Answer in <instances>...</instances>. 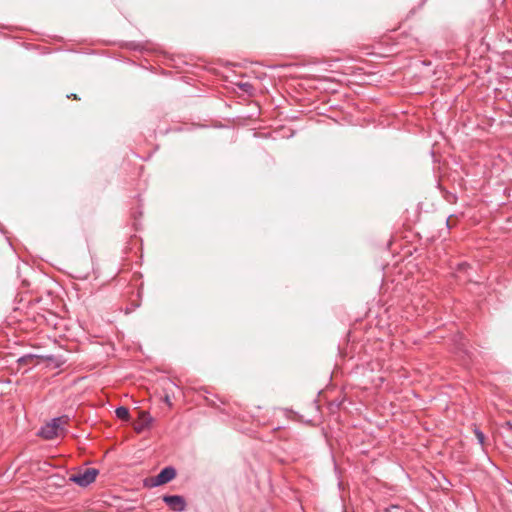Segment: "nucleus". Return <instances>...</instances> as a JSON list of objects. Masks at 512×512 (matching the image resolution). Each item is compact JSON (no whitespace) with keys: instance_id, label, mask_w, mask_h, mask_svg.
Masks as SVG:
<instances>
[{"instance_id":"ddd939ff","label":"nucleus","mask_w":512,"mask_h":512,"mask_svg":"<svg viewBox=\"0 0 512 512\" xmlns=\"http://www.w3.org/2000/svg\"><path fill=\"white\" fill-rule=\"evenodd\" d=\"M507 425L510 426V428H512V425L510 422H507Z\"/></svg>"},{"instance_id":"20e7f679","label":"nucleus","mask_w":512,"mask_h":512,"mask_svg":"<svg viewBox=\"0 0 512 512\" xmlns=\"http://www.w3.org/2000/svg\"><path fill=\"white\" fill-rule=\"evenodd\" d=\"M163 502L175 512H183L186 509V501L183 496L180 495H164Z\"/></svg>"},{"instance_id":"423d86ee","label":"nucleus","mask_w":512,"mask_h":512,"mask_svg":"<svg viewBox=\"0 0 512 512\" xmlns=\"http://www.w3.org/2000/svg\"><path fill=\"white\" fill-rule=\"evenodd\" d=\"M140 420L142 424L148 426L152 422V418L150 417L148 412L142 411L140 412Z\"/></svg>"},{"instance_id":"7ed1b4c3","label":"nucleus","mask_w":512,"mask_h":512,"mask_svg":"<svg viewBox=\"0 0 512 512\" xmlns=\"http://www.w3.org/2000/svg\"><path fill=\"white\" fill-rule=\"evenodd\" d=\"M99 474V470L96 468H86L83 471H79L75 474L70 475L69 481L77 484L80 487H87L93 483Z\"/></svg>"},{"instance_id":"39448f33","label":"nucleus","mask_w":512,"mask_h":512,"mask_svg":"<svg viewBox=\"0 0 512 512\" xmlns=\"http://www.w3.org/2000/svg\"><path fill=\"white\" fill-rule=\"evenodd\" d=\"M115 414L119 419H121L123 421H128L130 419L129 410H128V408H126L124 406H120V407L116 408Z\"/></svg>"},{"instance_id":"9b49d317","label":"nucleus","mask_w":512,"mask_h":512,"mask_svg":"<svg viewBox=\"0 0 512 512\" xmlns=\"http://www.w3.org/2000/svg\"><path fill=\"white\" fill-rule=\"evenodd\" d=\"M164 402L167 405L172 406V401H171L170 395L168 393H166L165 396H164Z\"/></svg>"},{"instance_id":"6e6552de","label":"nucleus","mask_w":512,"mask_h":512,"mask_svg":"<svg viewBox=\"0 0 512 512\" xmlns=\"http://www.w3.org/2000/svg\"><path fill=\"white\" fill-rule=\"evenodd\" d=\"M34 358H35L34 355L29 354V355H25V356H22L21 358H19L18 362H19V364L26 365V364L31 363Z\"/></svg>"},{"instance_id":"2eb2a0df","label":"nucleus","mask_w":512,"mask_h":512,"mask_svg":"<svg viewBox=\"0 0 512 512\" xmlns=\"http://www.w3.org/2000/svg\"><path fill=\"white\" fill-rule=\"evenodd\" d=\"M507 425L510 426V428H512V425L510 422H507Z\"/></svg>"},{"instance_id":"9d476101","label":"nucleus","mask_w":512,"mask_h":512,"mask_svg":"<svg viewBox=\"0 0 512 512\" xmlns=\"http://www.w3.org/2000/svg\"><path fill=\"white\" fill-rule=\"evenodd\" d=\"M145 427H147L145 424H142V423H139V424H136L134 429L136 432H141Z\"/></svg>"},{"instance_id":"f03ea898","label":"nucleus","mask_w":512,"mask_h":512,"mask_svg":"<svg viewBox=\"0 0 512 512\" xmlns=\"http://www.w3.org/2000/svg\"><path fill=\"white\" fill-rule=\"evenodd\" d=\"M176 475V469L172 466H167L158 475L145 479L144 485L151 488L161 486L172 481Z\"/></svg>"},{"instance_id":"f257e3e1","label":"nucleus","mask_w":512,"mask_h":512,"mask_svg":"<svg viewBox=\"0 0 512 512\" xmlns=\"http://www.w3.org/2000/svg\"><path fill=\"white\" fill-rule=\"evenodd\" d=\"M68 422L67 416L57 417L46 423L39 431L38 435L46 440L54 439L64 431V425Z\"/></svg>"},{"instance_id":"4468645a","label":"nucleus","mask_w":512,"mask_h":512,"mask_svg":"<svg viewBox=\"0 0 512 512\" xmlns=\"http://www.w3.org/2000/svg\"><path fill=\"white\" fill-rule=\"evenodd\" d=\"M507 425L510 426V428H512V425L510 422H507Z\"/></svg>"},{"instance_id":"dca6fc26","label":"nucleus","mask_w":512,"mask_h":512,"mask_svg":"<svg viewBox=\"0 0 512 512\" xmlns=\"http://www.w3.org/2000/svg\"><path fill=\"white\" fill-rule=\"evenodd\" d=\"M507 425L510 426V428H512V425L510 422H507Z\"/></svg>"},{"instance_id":"f8f14e48","label":"nucleus","mask_w":512,"mask_h":512,"mask_svg":"<svg viewBox=\"0 0 512 512\" xmlns=\"http://www.w3.org/2000/svg\"><path fill=\"white\" fill-rule=\"evenodd\" d=\"M68 97L70 98V96H68ZM71 97H73V99H78L76 94H72Z\"/></svg>"},{"instance_id":"0eeeda50","label":"nucleus","mask_w":512,"mask_h":512,"mask_svg":"<svg viewBox=\"0 0 512 512\" xmlns=\"http://www.w3.org/2000/svg\"><path fill=\"white\" fill-rule=\"evenodd\" d=\"M474 434H475L479 444H481L483 446L484 443H485V435H484V433L479 428L475 427Z\"/></svg>"},{"instance_id":"1a4fd4ad","label":"nucleus","mask_w":512,"mask_h":512,"mask_svg":"<svg viewBox=\"0 0 512 512\" xmlns=\"http://www.w3.org/2000/svg\"><path fill=\"white\" fill-rule=\"evenodd\" d=\"M392 510L402 511L401 507L398 505H390L384 509V512H392Z\"/></svg>"}]
</instances>
